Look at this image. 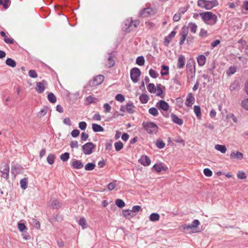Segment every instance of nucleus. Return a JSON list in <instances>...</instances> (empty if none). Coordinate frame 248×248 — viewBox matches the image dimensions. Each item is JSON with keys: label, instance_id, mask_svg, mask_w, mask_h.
<instances>
[{"label": "nucleus", "instance_id": "nucleus-37", "mask_svg": "<svg viewBox=\"0 0 248 248\" xmlns=\"http://www.w3.org/2000/svg\"><path fill=\"white\" fill-rule=\"evenodd\" d=\"M114 147L116 151H119L123 149L124 144L121 141H118L115 143Z\"/></svg>", "mask_w": 248, "mask_h": 248}, {"label": "nucleus", "instance_id": "nucleus-43", "mask_svg": "<svg viewBox=\"0 0 248 248\" xmlns=\"http://www.w3.org/2000/svg\"><path fill=\"white\" fill-rule=\"evenodd\" d=\"M136 63L140 66L144 65L145 63V60L143 56H139L136 59Z\"/></svg>", "mask_w": 248, "mask_h": 248}, {"label": "nucleus", "instance_id": "nucleus-35", "mask_svg": "<svg viewBox=\"0 0 248 248\" xmlns=\"http://www.w3.org/2000/svg\"><path fill=\"white\" fill-rule=\"evenodd\" d=\"M51 206L52 208L58 209L61 207V204L57 200H55L52 202Z\"/></svg>", "mask_w": 248, "mask_h": 248}, {"label": "nucleus", "instance_id": "nucleus-55", "mask_svg": "<svg viewBox=\"0 0 248 248\" xmlns=\"http://www.w3.org/2000/svg\"><path fill=\"white\" fill-rule=\"evenodd\" d=\"M104 111L105 113L109 112L111 110V107L108 103H105L103 105Z\"/></svg>", "mask_w": 248, "mask_h": 248}, {"label": "nucleus", "instance_id": "nucleus-11", "mask_svg": "<svg viewBox=\"0 0 248 248\" xmlns=\"http://www.w3.org/2000/svg\"><path fill=\"white\" fill-rule=\"evenodd\" d=\"M155 13V10L151 8H146L143 9L140 13V15L141 17H147L154 15Z\"/></svg>", "mask_w": 248, "mask_h": 248}, {"label": "nucleus", "instance_id": "nucleus-60", "mask_svg": "<svg viewBox=\"0 0 248 248\" xmlns=\"http://www.w3.org/2000/svg\"><path fill=\"white\" fill-rule=\"evenodd\" d=\"M29 76L32 78H36L37 77V74L34 70H30L29 71Z\"/></svg>", "mask_w": 248, "mask_h": 248}, {"label": "nucleus", "instance_id": "nucleus-2", "mask_svg": "<svg viewBox=\"0 0 248 248\" xmlns=\"http://www.w3.org/2000/svg\"><path fill=\"white\" fill-rule=\"evenodd\" d=\"M186 73L188 82L192 80L195 75V68L194 66L190 62L186 63Z\"/></svg>", "mask_w": 248, "mask_h": 248}, {"label": "nucleus", "instance_id": "nucleus-51", "mask_svg": "<svg viewBox=\"0 0 248 248\" xmlns=\"http://www.w3.org/2000/svg\"><path fill=\"white\" fill-rule=\"evenodd\" d=\"M78 224L81 226L83 229L86 228V221L84 217H81L79 219Z\"/></svg>", "mask_w": 248, "mask_h": 248}, {"label": "nucleus", "instance_id": "nucleus-15", "mask_svg": "<svg viewBox=\"0 0 248 248\" xmlns=\"http://www.w3.org/2000/svg\"><path fill=\"white\" fill-rule=\"evenodd\" d=\"M218 5V2L217 0H213L211 1L206 0L204 8L207 10H210Z\"/></svg>", "mask_w": 248, "mask_h": 248}, {"label": "nucleus", "instance_id": "nucleus-52", "mask_svg": "<svg viewBox=\"0 0 248 248\" xmlns=\"http://www.w3.org/2000/svg\"><path fill=\"white\" fill-rule=\"evenodd\" d=\"M86 100L88 103V104H91L92 103H96L97 99L91 95H90L86 97Z\"/></svg>", "mask_w": 248, "mask_h": 248}, {"label": "nucleus", "instance_id": "nucleus-36", "mask_svg": "<svg viewBox=\"0 0 248 248\" xmlns=\"http://www.w3.org/2000/svg\"><path fill=\"white\" fill-rule=\"evenodd\" d=\"M194 111L197 117L198 118H201V108L199 106H195L194 107Z\"/></svg>", "mask_w": 248, "mask_h": 248}, {"label": "nucleus", "instance_id": "nucleus-41", "mask_svg": "<svg viewBox=\"0 0 248 248\" xmlns=\"http://www.w3.org/2000/svg\"><path fill=\"white\" fill-rule=\"evenodd\" d=\"M149 113L154 116H157L158 115V112L157 109L156 108H151L149 109Z\"/></svg>", "mask_w": 248, "mask_h": 248}, {"label": "nucleus", "instance_id": "nucleus-17", "mask_svg": "<svg viewBox=\"0 0 248 248\" xmlns=\"http://www.w3.org/2000/svg\"><path fill=\"white\" fill-rule=\"evenodd\" d=\"M185 64V58L182 55H180L178 56V62L177 66L178 68L181 69L183 68Z\"/></svg>", "mask_w": 248, "mask_h": 248}, {"label": "nucleus", "instance_id": "nucleus-25", "mask_svg": "<svg viewBox=\"0 0 248 248\" xmlns=\"http://www.w3.org/2000/svg\"><path fill=\"white\" fill-rule=\"evenodd\" d=\"M159 215L156 213H152L149 217L150 220L153 222L157 221L159 220Z\"/></svg>", "mask_w": 248, "mask_h": 248}, {"label": "nucleus", "instance_id": "nucleus-58", "mask_svg": "<svg viewBox=\"0 0 248 248\" xmlns=\"http://www.w3.org/2000/svg\"><path fill=\"white\" fill-rule=\"evenodd\" d=\"M17 226H18V228L19 230L21 232H23V231L25 229H26V230L27 229L25 225L22 223H18Z\"/></svg>", "mask_w": 248, "mask_h": 248}, {"label": "nucleus", "instance_id": "nucleus-42", "mask_svg": "<svg viewBox=\"0 0 248 248\" xmlns=\"http://www.w3.org/2000/svg\"><path fill=\"white\" fill-rule=\"evenodd\" d=\"M169 67L166 65H162L161 71L162 76L166 75L169 74Z\"/></svg>", "mask_w": 248, "mask_h": 248}, {"label": "nucleus", "instance_id": "nucleus-53", "mask_svg": "<svg viewBox=\"0 0 248 248\" xmlns=\"http://www.w3.org/2000/svg\"><path fill=\"white\" fill-rule=\"evenodd\" d=\"M115 98L117 101H118L121 103L123 102L125 100V98H124V96L121 94H117L115 96Z\"/></svg>", "mask_w": 248, "mask_h": 248}, {"label": "nucleus", "instance_id": "nucleus-1", "mask_svg": "<svg viewBox=\"0 0 248 248\" xmlns=\"http://www.w3.org/2000/svg\"><path fill=\"white\" fill-rule=\"evenodd\" d=\"M199 15L201 16L203 22L208 25H214L217 21V16L211 12L200 13Z\"/></svg>", "mask_w": 248, "mask_h": 248}, {"label": "nucleus", "instance_id": "nucleus-16", "mask_svg": "<svg viewBox=\"0 0 248 248\" xmlns=\"http://www.w3.org/2000/svg\"><path fill=\"white\" fill-rule=\"evenodd\" d=\"M139 162L143 166H148L151 164V160L147 155H142L139 160Z\"/></svg>", "mask_w": 248, "mask_h": 248}, {"label": "nucleus", "instance_id": "nucleus-22", "mask_svg": "<svg viewBox=\"0 0 248 248\" xmlns=\"http://www.w3.org/2000/svg\"><path fill=\"white\" fill-rule=\"evenodd\" d=\"M171 119L172 121L176 123V124L181 125L183 124V120L180 118H179L176 115L171 114Z\"/></svg>", "mask_w": 248, "mask_h": 248}, {"label": "nucleus", "instance_id": "nucleus-19", "mask_svg": "<svg viewBox=\"0 0 248 248\" xmlns=\"http://www.w3.org/2000/svg\"><path fill=\"white\" fill-rule=\"evenodd\" d=\"M71 166L74 169H80L83 167V164L80 160H75L72 162Z\"/></svg>", "mask_w": 248, "mask_h": 248}, {"label": "nucleus", "instance_id": "nucleus-23", "mask_svg": "<svg viewBox=\"0 0 248 248\" xmlns=\"http://www.w3.org/2000/svg\"><path fill=\"white\" fill-rule=\"evenodd\" d=\"M206 57L203 55H201L197 57V62L199 66H203L205 64Z\"/></svg>", "mask_w": 248, "mask_h": 248}, {"label": "nucleus", "instance_id": "nucleus-45", "mask_svg": "<svg viewBox=\"0 0 248 248\" xmlns=\"http://www.w3.org/2000/svg\"><path fill=\"white\" fill-rule=\"evenodd\" d=\"M10 0H0V5H2L5 9H7L10 5Z\"/></svg>", "mask_w": 248, "mask_h": 248}, {"label": "nucleus", "instance_id": "nucleus-64", "mask_svg": "<svg viewBox=\"0 0 248 248\" xmlns=\"http://www.w3.org/2000/svg\"><path fill=\"white\" fill-rule=\"evenodd\" d=\"M236 72V68L234 67H230L227 71V74L229 75L233 74Z\"/></svg>", "mask_w": 248, "mask_h": 248}, {"label": "nucleus", "instance_id": "nucleus-40", "mask_svg": "<svg viewBox=\"0 0 248 248\" xmlns=\"http://www.w3.org/2000/svg\"><path fill=\"white\" fill-rule=\"evenodd\" d=\"M173 141L176 143H180L184 147L185 146V142L184 140L180 136H177L173 139Z\"/></svg>", "mask_w": 248, "mask_h": 248}, {"label": "nucleus", "instance_id": "nucleus-5", "mask_svg": "<svg viewBox=\"0 0 248 248\" xmlns=\"http://www.w3.org/2000/svg\"><path fill=\"white\" fill-rule=\"evenodd\" d=\"M141 72L139 68H133L130 71V78L134 83H137L139 80Z\"/></svg>", "mask_w": 248, "mask_h": 248}, {"label": "nucleus", "instance_id": "nucleus-33", "mask_svg": "<svg viewBox=\"0 0 248 248\" xmlns=\"http://www.w3.org/2000/svg\"><path fill=\"white\" fill-rule=\"evenodd\" d=\"M55 158V155L54 154H50L46 158V161L49 164L52 165L54 163Z\"/></svg>", "mask_w": 248, "mask_h": 248}, {"label": "nucleus", "instance_id": "nucleus-21", "mask_svg": "<svg viewBox=\"0 0 248 248\" xmlns=\"http://www.w3.org/2000/svg\"><path fill=\"white\" fill-rule=\"evenodd\" d=\"M186 27L188 28V31L189 30L193 33L196 32L198 28L197 25L193 22L189 23Z\"/></svg>", "mask_w": 248, "mask_h": 248}, {"label": "nucleus", "instance_id": "nucleus-18", "mask_svg": "<svg viewBox=\"0 0 248 248\" xmlns=\"http://www.w3.org/2000/svg\"><path fill=\"white\" fill-rule=\"evenodd\" d=\"M230 157L232 159L235 158L238 160H242L244 155L242 153L237 151L236 153L232 152L230 155Z\"/></svg>", "mask_w": 248, "mask_h": 248}, {"label": "nucleus", "instance_id": "nucleus-48", "mask_svg": "<svg viewBox=\"0 0 248 248\" xmlns=\"http://www.w3.org/2000/svg\"><path fill=\"white\" fill-rule=\"evenodd\" d=\"M69 158V154L67 152L62 154L60 155L61 159L63 162H65V161H67L68 160Z\"/></svg>", "mask_w": 248, "mask_h": 248}, {"label": "nucleus", "instance_id": "nucleus-59", "mask_svg": "<svg viewBox=\"0 0 248 248\" xmlns=\"http://www.w3.org/2000/svg\"><path fill=\"white\" fill-rule=\"evenodd\" d=\"M237 177L240 179H244L246 178V173L242 171H239L237 173Z\"/></svg>", "mask_w": 248, "mask_h": 248}, {"label": "nucleus", "instance_id": "nucleus-31", "mask_svg": "<svg viewBox=\"0 0 248 248\" xmlns=\"http://www.w3.org/2000/svg\"><path fill=\"white\" fill-rule=\"evenodd\" d=\"M173 88L175 91H178L181 89V84L180 83V81L178 80L177 79H174V83H173Z\"/></svg>", "mask_w": 248, "mask_h": 248}, {"label": "nucleus", "instance_id": "nucleus-50", "mask_svg": "<svg viewBox=\"0 0 248 248\" xmlns=\"http://www.w3.org/2000/svg\"><path fill=\"white\" fill-rule=\"evenodd\" d=\"M19 172V167H12L11 168V173L15 177Z\"/></svg>", "mask_w": 248, "mask_h": 248}, {"label": "nucleus", "instance_id": "nucleus-49", "mask_svg": "<svg viewBox=\"0 0 248 248\" xmlns=\"http://www.w3.org/2000/svg\"><path fill=\"white\" fill-rule=\"evenodd\" d=\"M149 75L150 76L154 78H156L158 76V73L155 70L153 69H150L149 70Z\"/></svg>", "mask_w": 248, "mask_h": 248}, {"label": "nucleus", "instance_id": "nucleus-24", "mask_svg": "<svg viewBox=\"0 0 248 248\" xmlns=\"http://www.w3.org/2000/svg\"><path fill=\"white\" fill-rule=\"evenodd\" d=\"M153 168L158 172H161L162 170L166 171L167 169L166 167L163 166L161 164L154 165Z\"/></svg>", "mask_w": 248, "mask_h": 248}, {"label": "nucleus", "instance_id": "nucleus-57", "mask_svg": "<svg viewBox=\"0 0 248 248\" xmlns=\"http://www.w3.org/2000/svg\"><path fill=\"white\" fill-rule=\"evenodd\" d=\"M203 173L204 174L207 176V177H210L212 175V171L208 168H205L203 170Z\"/></svg>", "mask_w": 248, "mask_h": 248}, {"label": "nucleus", "instance_id": "nucleus-29", "mask_svg": "<svg viewBox=\"0 0 248 248\" xmlns=\"http://www.w3.org/2000/svg\"><path fill=\"white\" fill-rule=\"evenodd\" d=\"M186 10H179V13L175 14L173 16V19L174 21H178L180 19L181 14L185 13Z\"/></svg>", "mask_w": 248, "mask_h": 248}, {"label": "nucleus", "instance_id": "nucleus-54", "mask_svg": "<svg viewBox=\"0 0 248 248\" xmlns=\"http://www.w3.org/2000/svg\"><path fill=\"white\" fill-rule=\"evenodd\" d=\"M241 106L245 109L248 110V98L245 99L242 101Z\"/></svg>", "mask_w": 248, "mask_h": 248}, {"label": "nucleus", "instance_id": "nucleus-47", "mask_svg": "<svg viewBox=\"0 0 248 248\" xmlns=\"http://www.w3.org/2000/svg\"><path fill=\"white\" fill-rule=\"evenodd\" d=\"M115 204L120 208H123L125 206L124 202L122 200L119 199L116 200Z\"/></svg>", "mask_w": 248, "mask_h": 248}, {"label": "nucleus", "instance_id": "nucleus-14", "mask_svg": "<svg viewBox=\"0 0 248 248\" xmlns=\"http://www.w3.org/2000/svg\"><path fill=\"white\" fill-rule=\"evenodd\" d=\"M195 101V99L193 94L191 93H189L186 96L185 105L188 107H191L194 103Z\"/></svg>", "mask_w": 248, "mask_h": 248}, {"label": "nucleus", "instance_id": "nucleus-8", "mask_svg": "<svg viewBox=\"0 0 248 248\" xmlns=\"http://www.w3.org/2000/svg\"><path fill=\"white\" fill-rule=\"evenodd\" d=\"M104 80V76L101 75H99L93 78V80L89 81V85L90 86H96L101 84Z\"/></svg>", "mask_w": 248, "mask_h": 248}, {"label": "nucleus", "instance_id": "nucleus-61", "mask_svg": "<svg viewBox=\"0 0 248 248\" xmlns=\"http://www.w3.org/2000/svg\"><path fill=\"white\" fill-rule=\"evenodd\" d=\"M78 127L81 130H84L87 127V124L85 122H80L78 124Z\"/></svg>", "mask_w": 248, "mask_h": 248}, {"label": "nucleus", "instance_id": "nucleus-46", "mask_svg": "<svg viewBox=\"0 0 248 248\" xmlns=\"http://www.w3.org/2000/svg\"><path fill=\"white\" fill-rule=\"evenodd\" d=\"M155 144L157 147L159 149L163 148L165 145V143L160 139H158L156 140Z\"/></svg>", "mask_w": 248, "mask_h": 248}, {"label": "nucleus", "instance_id": "nucleus-3", "mask_svg": "<svg viewBox=\"0 0 248 248\" xmlns=\"http://www.w3.org/2000/svg\"><path fill=\"white\" fill-rule=\"evenodd\" d=\"M143 127L147 132L150 134H155L158 129V126L153 122H147L146 124H143Z\"/></svg>", "mask_w": 248, "mask_h": 248}, {"label": "nucleus", "instance_id": "nucleus-39", "mask_svg": "<svg viewBox=\"0 0 248 248\" xmlns=\"http://www.w3.org/2000/svg\"><path fill=\"white\" fill-rule=\"evenodd\" d=\"M95 167V164L93 163H88L84 167L85 170H92Z\"/></svg>", "mask_w": 248, "mask_h": 248}, {"label": "nucleus", "instance_id": "nucleus-62", "mask_svg": "<svg viewBox=\"0 0 248 248\" xmlns=\"http://www.w3.org/2000/svg\"><path fill=\"white\" fill-rule=\"evenodd\" d=\"M160 85H157V88L155 89L156 92L155 93H156V95L158 96H160L163 93L162 90L160 88Z\"/></svg>", "mask_w": 248, "mask_h": 248}, {"label": "nucleus", "instance_id": "nucleus-32", "mask_svg": "<svg viewBox=\"0 0 248 248\" xmlns=\"http://www.w3.org/2000/svg\"><path fill=\"white\" fill-rule=\"evenodd\" d=\"M47 99L48 101L52 104H54L56 102V97L52 93H50L48 94Z\"/></svg>", "mask_w": 248, "mask_h": 248}, {"label": "nucleus", "instance_id": "nucleus-6", "mask_svg": "<svg viewBox=\"0 0 248 248\" xmlns=\"http://www.w3.org/2000/svg\"><path fill=\"white\" fill-rule=\"evenodd\" d=\"M200 222L198 219H195L192 222L191 224H185L182 226V228L184 230H187L188 229L192 230V232L195 233L197 232H199L198 231H195V228H198V227L200 225Z\"/></svg>", "mask_w": 248, "mask_h": 248}, {"label": "nucleus", "instance_id": "nucleus-7", "mask_svg": "<svg viewBox=\"0 0 248 248\" xmlns=\"http://www.w3.org/2000/svg\"><path fill=\"white\" fill-rule=\"evenodd\" d=\"M9 166L5 163H2L0 165V172L2 173L1 177L8 179L9 178Z\"/></svg>", "mask_w": 248, "mask_h": 248}, {"label": "nucleus", "instance_id": "nucleus-38", "mask_svg": "<svg viewBox=\"0 0 248 248\" xmlns=\"http://www.w3.org/2000/svg\"><path fill=\"white\" fill-rule=\"evenodd\" d=\"M114 61L111 56H110L108 59V62L106 64V66L108 67H111L114 65Z\"/></svg>", "mask_w": 248, "mask_h": 248}, {"label": "nucleus", "instance_id": "nucleus-28", "mask_svg": "<svg viewBox=\"0 0 248 248\" xmlns=\"http://www.w3.org/2000/svg\"><path fill=\"white\" fill-rule=\"evenodd\" d=\"M28 180L27 178H23L20 181V186L22 189H26L27 188Z\"/></svg>", "mask_w": 248, "mask_h": 248}, {"label": "nucleus", "instance_id": "nucleus-10", "mask_svg": "<svg viewBox=\"0 0 248 248\" xmlns=\"http://www.w3.org/2000/svg\"><path fill=\"white\" fill-rule=\"evenodd\" d=\"M36 86L35 87L36 91L39 93H42L44 92L45 87L47 86V82L45 80H43L41 82H37L36 83Z\"/></svg>", "mask_w": 248, "mask_h": 248}, {"label": "nucleus", "instance_id": "nucleus-20", "mask_svg": "<svg viewBox=\"0 0 248 248\" xmlns=\"http://www.w3.org/2000/svg\"><path fill=\"white\" fill-rule=\"evenodd\" d=\"M135 106L132 102H129L125 105V109L129 113H133L135 111Z\"/></svg>", "mask_w": 248, "mask_h": 248}, {"label": "nucleus", "instance_id": "nucleus-9", "mask_svg": "<svg viewBox=\"0 0 248 248\" xmlns=\"http://www.w3.org/2000/svg\"><path fill=\"white\" fill-rule=\"evenodd\" d=\"M95 145L92 142H87L82 146V151L85 155H90L93 153V149Z\"/></svg>", "mask_w": 248, "mask_h": 248}, {"label": "nucleus", "instance_id": "nucleus-12", "mask_svg": "<svg viewBox=\"0 0 248 248\" xmlns=\"http://www.w3.org/2000/svg\"><path fill=\"white\" fill-rule=\"evenodd\" d=\"M156 107L160 110L166 111L169 109V105L164 100H160L156 104Z\"/></svg>", "mask_w": 248, "mask_h": 248}, {"label": "nucleus", "instance_id": "nucleus-30", "mask_svg": "<svg viewBox=\"0 0 248 248\" xmlns=\"http://www.w3.org/2000/svg\"><path fill=\"white\" fill-rule=\"evenodd\" d=\"M139 99L142 104H146L149 100V97L146 94H142L140 95Z\"/></svg>", "mask_w": 248, "mask_h": 248}, {"label": "nucleus", "instance_id": "nucleus-56", "mask_svg": "<svg viewBox=\"0 0 248 248\" xmlns=\"http://www.w3.org/2000/svg\"><path fill=\"white\" fill-rule=\"evenodd\" d=\"M239 88L238 84L236 82H233V83L231 84V85L230 86V90L231 91H233L234 90H238Z\"/></svg>", "mask_w": 248, "mask_h": 248}, {"label": "nucleus", "instance_id": "nucleus-27", "mask_svg": "<svg viewBox=\"0 0 248 248\" xmlns=\"http://www.w3.org/2000/svg\"><path fill=\"white\" fill-rule=\"evenodd\" d=\"M216 150L220 151L221 153L224 154L227 151V148L225 145L217 144L215 146Z\"/></svg>", "mask_w": 248, "mask_h": 248}, {"label": "nucleus", "instance_id": "nucleus-4", "mask_svg": "<svg viewBox=\"0 0 248 248\" xmlns=\"http://www.w3.org/2000/svg\"><path fill=\"white\" fill-rule=\"evenodd\" d=\"M140 24L139 20L129 21V20H126L125 22V27H123V29L127 32H130L131 31L136 28Z\"/></svg>", "mask_w": 248, "mask_h": 248}, {"label": "nucleus", "instance_id": "nucleus-26", "mask_svg": "<svg viewBox=\"0 0 248 248\" xmlns=\"http://www.w3.org/2000/svg\"><path fill=\"white\" fill-rule=\"evenodd\" d=\"M92 128L93 131L95 132H102L104 131V128L101 125L96 124H93Z\"/></svg>", "mask_w": 248, "mask_h": 248}, {"label": "nucleus", "instance_id": "nucleus-63", "mask_svg": "<svg viewBox=\"0 0 248 248\" xmlns=\"http://www.w3.org/2000/svg\"><path fill=\"white\" fill-rule=\"evenodd\" d=\"M4 41L5 43L8 44H13L14 43V40L11 37H5V38H4Z\"/></svg>", "mask_w": 248, "mask_h": 248}, {"label": "nucleus", "instance_id": "nucleus-44", "mask_svg": "<svg viewBox=\"0 0 248 248\" xmlns=\"http://www.w3.org/2000/svg\"><path fill=\"white\" fill-rule=\"evenodd\" d=\"M155 87L153 83H149L147 86V89L150 93H155L156 92Z\"/></svg>", "mask_w": 248, "mask_h": 248}, {"label": "nucleus", "instance_id": "nucleus-34", "mask_svg": "<svg viewBox=\"0 0 248 248\" xmlns=\"http://www.w3.org/2000/svg\"><path fill=\"white\" fill-rule=\"evenodd\" d=\"M6 64L12 67H15L16 66V62L11 58H8L6 60Z\"/></svg>", "mask_w": 248, "mask_h": 248}, {"label": "nucleus", "instance_id": "nucleus-13", "mask_svg": "<svg viewBox=\"0 0 248 248\" xmlns=\"http://www.w3.org/2000/svg\"><path fill=\"white\" fill-rule=\"evenodd\" d=\"M188 28L186 26H184L181 31L180 33V35L181 36L179 44L180 45H182L183 44L184 41H185L187 34H188Z\"/></svg>", "mask_w": 248, "mask_h": 248}]
</instances>
